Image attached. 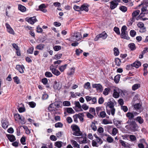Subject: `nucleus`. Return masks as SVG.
Wrapping results in <instances>:
<instances>
[{"label":"nucleus","mask_w":148,"mask_h":148,"mask_svg":"<svg viewBox=\"0 0 148 148\" xmlns=\"http://www.w3.org/2000/svg\"><path fill=\"white\" fill-rule=\"evenodd\" d=\"M138 112L135 111H133L131 112H128L126 114V117L128 118V120L126 123H128L132 121V120L134 119V116H136L141 112V111H138Z\"/></svg>","instance_id":"obj_1"},{"label":"nucleus","mask_w":148,"mask_h":148,"mask_svg":"<svg viewBox=\"0 0 148 148\" xmlns=\"http://www.w3.org/2000/svg\"><path fill=\"white\" fill-rule=\"evenodd\" d=\"M71 128L73 131L74 132L73 135L76 136H80L82 134V133L80 131L79 127L76 125H72L71 126Z\"/></svg>","instance_id":"obj_2"},{"label":"nucleus","mask_w":148,"mask_h":148,"mask_svg":"<svg viewBox=\"0 0 148 148\" xmlns=\"http://www.w3.org/2000/svg\"><path fill=\"white\" fill-rule=\"evenodd\" d=\"M127 123L130 124L131 130L134 132L137 130L138 126L137 124L135 121H131V122H129V123Z\"/></svg>","instance_id":"obj_3"},{"label":"nucleus","mask_w":148,"mask_h":148,"mask_svg":"<svg viewBox=\"0 0 148 148\" xmlns=\"http://www.w3.org/2000/svg\"><path fill=\"white\" fill-rule=\"evenodd\" d=\"M108 36V35L105 32H102L100 34L97 35L94 38V40L96 41L98 40L100 38H102L103 39H105Z\"/></svg>","instance_id":"obj_4"},{"label":"nucleus","mask_w":148,"mask_h":148,"mask_svg":"<svg viewBox=\"0 0 148 148\" xmlns=\"http://www.w3.org/2000/svg\"><path fill=\"white\" fill-rule=\"evenodd\" d=\"M72 37L75 41H78L81 40L82 36L80 33L75 32L74 33L73 35H72Z\"/></svg>","instance_id":"obj_5"},{"label":"nucleus","mask_w":148,"mask_h":148,"mask_svg":"<svg viewBox=\"0 0 148 148\" xmlns=\"http://www.w3.org/2000/svg\"><path fill=\"white\" fill-rule=\"evenodd\" d=\"M137 26L139 28V32L141 33H143L146 31V28L144 27V23L141 22L138 23Z\"/></svg>","instance_id":"obj_6"},{"label":"nucleus","mask_w":148,"mask_h":148,"mask_svg":"<svg viewBox=\"0 0 148 148\" xmlns=\"http://www.w3.org/2000/svg\"><path fill=\"white\" fill-rule=\"evenodd\" d=\"M140 11L137 10L134 11L132 13V18L130 19L131 22L132 23L134 22L135 21V18L140 13Z\"/></svg>","instance_id":"obj_7"},{"label":"nucleus","mask_w":148,"mask_h":148,"mask_svg":"<svg viewBox=\"0 0 148 148\" xmlns=\"http://www.w3.org/2000/svg\"><path fill=\"white\" fill-rule=\"evenodd\" d=\"M25 20L31 24H33L37 21L36 17L35 16L29 18L27 17L26 18Z\"/></svg>","instance_id":"obj_8"},{"label":"nucleus","mask_w":148,"mask_h":148,"mask_svg":"<svg viewBox=\"0 0 148 148\" xmlns=\"http://www.w3.org/2000/svg\"><path fill=\"white\" fill-rule=\"evenodd\" d=\"M62 87V84L59 82L55 81L53 85V87L55 90H60Z\"/></svg>","instance_id":"obj_9"},{"label":"nucleus","mask_w":148,"mask_h":148,"mask_svg":"<svg viewBox=\"0 0 148 148\" xmlns=\"http://www.w3.org/2000/svg\"><path fill=\"white\" fill-rule=\"evenodd\" d=\"M92 87L95 88L99 92H102L103 90V88L102 86L100 84H95L92 85Z\"/></svg>","instance_id":"obj_10"},{"label":"nucleus","mask_w":148,"mask_h":148,"mask_svg":"<svg viewBox=\"0 0 148 148\" xmlns=\"http://www.w3.org/2000/svg\"><path fill=\"white\" fill-rule=\"evenodd\" d=\"M141 65L140 62L139 61H136L134 62L133 64L127 66L130 68H132V67H135L136 68H138Z\"/></svg>","instance_id":"obj_11"},{"label":"nucleus","mask_w":148,"mask_h":148,"mask_svg":"<svg viewBox=\"0 0 148 148\" xmlns=\"http://www.w3.org/2000/svg\"><path fill=\"white\" fill-rule=\"evenodd\" d=\"M110 8L112 9L115 8L118 4V3L116 0H114L110 2Z\"/></svg>","instance_id":"obj_12"},{"label":"nucleus","mask_w":148,"mask_h":148,"mask_svg":"<svg viewBox=\"0 0 148 148\" xmlns=\"http://www.w3.org/2000/svg\"><path fill=\"white\" fill-rule=\"evenodd\" d=\"M46 6L44 4H42L39 6V10L43 12H46L47 11V10L46 9Z\"/></svg>","instance_id":"obj_13"},{"label":"nucleus","mask_w":148,"mask_h":148,"mask_svg":"<svg viewBox=\"0 0 148 148\" xmlns=\"http://www.w3.org/2000/svg\"><path fill=\"white\" fill-rule=\"evenodd\" d=\"M147 13H148V10L146 9L145 8L143 7L141 9V12L139 16L140 17H143L144 16V14H145Z\"/></svg>","instance_id":"obj_14"},{"label":"nucleus","mask_w":148,"mask_h":148,"mask_svg":"<svg viewBox=\"0 0 148 148\" xmlns=\"http://www.w3.org/2000/svg\"><path fill=\"white\" fill-rule=\"evenodd\" d=\"M1 123L2 127L4 129L7 128L8 126V122L6 120L2 121Z\"/></svg>","instance_id":"obj_15"},{"label":"nucleus","mask_w":148,"mask_h":148,"mask_svg":"<svg viewBox=\"0 0 148 148\" xmlns=\"http://www.w3.org/2000/svg\"><path fill=\"white\" fill-rule=\"evenodd\" d=\"M16 68L21 73H23L24 72L23 69H24V67L23 65H17Z\"/></svg>","instance_id":"obj_16"},{"label":"nucleus","mask_w":148,"mask_h":148,"mask_svg":"<svg viewBox=\"0 0 148 148\" xmlns=\"http://www.w3.org/2000/svg\"><path fill=\"white\" fill-rule=\"evenodd\" d=\"M71 144L74 148H80V145L77 142L73 140H71Z\"/></svg>","instance_id":"obj_17"},{"label":"nucleus","mask_w":148,"mask_h":148,"mask_svg":"<svg viewBox=\"0 0 148 148\" xmlns=\"http://www.w3.org/2000/svg\"><path fill=\"white\" fill-rule=\"evenodd\" d=\"M121 37L122 38L127 40H129L130 39V38L128 35L127 32L121 33Z\"/></svg>","instance_id":"obj_18"},{"label":"nucleus","mask_w":148,"mask_h":148,"mask_svg":"<svg viewBox=\"0 0 148 148\" xmlns=\"http://www.w3.org/2000/svg\"><path fill=\"white\" fill-rule=\"evenodd\" d=\"M18 8L19 10L23 12H25L26 10V8L21 4L18 5Z\"/></svg>","instance_id":"obj_19"},{"label":"nucleus","mask_w":148,"mask_h":148,"mask_svg":"<svg viewBox=\"0 0 148 148\" xmlns=\"http://www.w3.org/2000/svg\"><path fill=\"white\" fill-rule=\"evenodd\" d=\"M134 120H136L140 124H142L143 123L144 120L140 116H138Z\"/></svg>","instance_id":"obj_20"},{"label":"nucleus","mask_w":148,"mask_h":148,"mask_svg":"<svg viewBox=\"0 0 148 148\" xmlns=\"http://www.w3.org/2000/svg\"><path fill=\"white\" fill-rule=\"evenodd\" d=\"M79 143L80 144L87 143V141L86 137H82V139L79 140Z\"/></svg>","instance_id":"obj_21"},{"label":"nucleus","mask_w":148,"mask_h":148,"mask_svg":"<svg viewBox=\"0 0 148 148\" xmlns=\"http://www.w3.org/2000/svg\"><path fill=\"white\" fill-rule=\"evenodd\" d=\"M84 10L86 12H88V8L86 4H84L81 6V11Z\"/></svg>","instance_id":"obj_22"},{"label":"nucleus","mask_w":148,"mask_h":148,"mask_svg":"<svg viewBox=\"0 0 148 148\" xmlns=\"http://www.w3.org/2000/svg\"><path fill=\"white\" fill-rule=\"evenodd\" d=\"M106 107H108L112 109L114 108V103L111 101L108 102L106 105Z\"/></svg>","instance_id":"obj_23"},{"label":"nucleus","mask_w":148,"mask_h":148,"mask_svg":"<svg viewBox=\"0 0 148 148\" xmlns=\"http://www.w3.org/2000/svg\"><path fill=\"white\" fill-rule=\"evenodd\" d=\"M110 90L109 88H105L103 92V94L105 95H107L108 94Z\"/></svg>","instance_id":"obj_24"},{"label":"nucleus","mask_w":148,"mask_h":148,"mask_svg":"<svg viewBox=\"0 0 148 148\" xmlns=\"http://www.w3.org/2000/svg\"><path fill=\"white\" fill-rule=\"evenodd\" d=\"M140 87V84H135L132 86V90H135Z\"/></svg>","instance_id":"obj_25"},{"label":"nucleus","mask_w":148,"mask_h":148,"mask_svg":"<svg viewBox=\"0 0 148 148\" xmlns=\"http://www.w3.org/2000/svg\"><path fill=\"white\" fill-rule=\"evenodd\" d=\"M20 105H21V107L18 108V111L20 112H25V107H24V106L23 107H22V106H23V105L22 103Z\"/></svg>","instance_id":"obj_26"},{"label":"nucleus","mask_w":148,"mask_h":148,"mask_svg":"<svg viewBox=\"0 0 148 148\" xmlns=\"http://www.w3.org/2000/svg\"><path fill=\"white\" fill-rule=\"evenodd\" d=\"M62 142L61 141H57L55 143V146L59 148H61L62 146Z\"/></svg>","instance_id":"obj_27"},{"label":"nucleus","mask_w":148,"mask_h":148,"mask_svg":"<svg viewBox=\"0 0 148 148\" xmlns=\"http://www.w3.org/2000/svg\"><path fill=\"white\" fill-rule=\"evenodd\" d=\"M128 46L131 50H133L136 49L135 45L133 43H130L128 45Z\"/></svg>","instance_id":"obj_28"},{"label":"nucleus","mask_w":148,"mask_h":148,"mask_svg":"<svg viewBox=\"0 0 148 148\" xmlns=\"http://www.w3.org/2000/svg\"><path fill=\"white\" fill-rule=\"evenodd\" d=\"M67 66V64H65L64 65H62L59 67V69L61 72H62L66 68Z\"/></svg>","instance_id":"obj_29"},{"label":"nucleus","mask_w":148,"mask_h":148,"mask_svg":"<svg viewBox=\"0 0 148 148\" xmlns=\"http://www.w3.org/2000/svg\"><path fill=\"white\" fill-rule=\"evenodd\" d=\"M120 78V75H117L115 76L114 78V81L116 83H118L119 81V79Z\"/></svg>","instance_id":"obj_30"},{"label":"nucleus","mask_w":148,"mask_h":148,"mask_svg":"<svg viewBox=\"0 0 148 148\" xmlns=\"http://www.w3.org/2000/svg\"><path fill=\"white\" fill-rule=\"evenodd\" d=\"M45 45L42 44H40L36 46L37 49L40 50H42L44 48Z\"/></svg>","instance_id":"obj_31"},{"label":"nucleus","mask_w":148,"mask_h":148,"mask_svg":"<svg viewBox=\"0 0 148 148\" xmlns=\"http://www.w3.org/2000/svg\"><path fill=\"white\" fill-rule=\"evenodd\" d=\"M114 54L115 56H117L119 54V49L116 47L114 49Z\"/></svg>","instance_id":"obj_32"},{"label":"nucleus","mask_w":148,"mask_h":148,"mask_svg":"<svg viewBox=\"0 0 148 148\" xmlns=\"http://www.w3.org/2000/svg\"><path fill=\"white\" fill-rule=\"evenodd\" d=\"M127 29V27L126 26L124 25L123 26L121 29V33L127 32V31H126Z\"/></svg>","instance_id":"obj_33"},{"label":"nucleus","mask_w":148,"mask_h":148,"mask_svg":"<svg viewBox=\"0 0 148 148\" xmlns=\"http://www.w3.org/2000/svg\"><path fill=\"white\" fill-rule=\"evenodd\" d=\"M78 116V118L80 120L83 121L84 120L83 116H84V114L83 113H79L78 114H77Z\"/></svg>","instance_id":"obj_34"},{"label":"nucleus","mask_w":148,"mask_h":148,"mask_svg":"<svg viewBox=\"0 0 148 148\" xmlns=\"http://www.w3.org/2000/svg\"><path fill=\"white\" fill-rule=\"evenodd\" d=\"M120 10L123 12H126L127 10V8L126 7L124 6H121L119 7Z\"/></svg>","instance_id":"obj_35"},{"label":"nucleus","mask_w":148,"mask_h":148,"mask_svg":"<svg viewBox=\"0 0 148 148\" xmlns=\"http://www.w3.org/2000/svg\"><path fill=\"white\" fill-rule=\"evenodd\" d=\"M52 72L53 74L56 76H58L60 74V72L56 69L54 70Z\"/></svg>","instance_id":"obj_36"},{"label":"nucleus","mask_w":148,"mask_h":148,"mask_svg":"<svg viewBox=\"0 0 148 148\" xmlns=\"http://www.w3.org/2000/svg\"><path fill=\"white\" fill-rule=\"evenodd\" d=\"M99 115L100 117L103 118L106 117V114L105 111H102L100 113Z\"/></svg>","instance_id":"obj_37"},{"label":"nucleus","mask_w":148,"mask_h":148,"mask_svg":"<svg viewBox=\"0 0 148 148\" xmlns=\"http://www.w3.org/2000/svg\"><path fill=\"white\" fill-rule=\"evenodd\" d=\"M89 112L94 116L96 115L95 111V108H90L89 109Z\"/></svg>","instance_id":"obj_38"},{"label":"nucleus","mask_w":148,"mask_h":148,"mask_svg":"<svg viewBox=\"0 0 148 148\" xmlns=\"http://www.w3.org/2000/svg\"><path fill=\"white\" fill-rule=\"evenodd\" d=\"M62 56V54L61 53L57 54H56L54 58V59L57 60L58 59H59L61 58Z\"/></svg>","instance_id":"obj_39"},{"label":"nucleus","mask_w":148,"mask_h":148,"mask_svg":"<svg viewBox=\"0 0 148 148\" xmlns=\"http://www.w3.org/2000/svg\"><path fill=\"white\" fill-rule=\"evenodd\" d=\"M55 107L54 106L53 103H51L49 106L48 109L50 111H53L54 110Z\"/></svg>","instance_id":"obj_40"},{"label":"nucleus","mask_w":148,"mask_h":148,"mask_svg":"<svg viewBox=\"0 0 148 148\" xmlns=\"http://www.w3.org/2000/svg\"><path fill=\"white\" fill-rule=\"evenodd\" d=\"M67 112L69 113H74L75 112L74 110L71 108H67Z\"/></svg>","instance_id":"obj_41"},{"label":"nucleus","mask_w":148,"mask_h":148,"mask_svg":"<svg viewBox=\"0 0 148 148\" xmlns=\"http://www.w3.org/2000/svg\"><path fill=\"white\" fill-rule=\"evenodd\" d=\"M114 30L117 34H120V33L119 31V28L118 27H114Z\"/></svg>","instance_id":"obj_42"},{"label":"nucleus","mask_w":148,"mask_h":148,"mask_svg":"<svg viewBox=\"0 0 148 148\" xmlns=\"http://www.w3.org/2000/svg\"><path fill=\"white\" fill-rule=\"evenodd\" d=\"M113 96L115 98H118L119 96V93L116 90H114L113 94Z\"/></svg>","instance_id":"obj_43"},{"label":"nucleus","mask_w":148,"mask_h":148,"mask_svg":"<svg viewBox=\"0 0 148 148\" xmlns=\"http://www.w3.org/2000/svg\"><path fill=\"white\" fill-rule=\"evenodd\" d=\"M106 140L109 143H111L113 142V138L110 136L108 135L107 138Z\"/></svg>","instance_id":"obj_44"},{"label":"nucleus","mask_w":148,"mask_h":148,"mask_svg":"<svg viewBox=\"0 0 148 148\" xmlns=\"http://www.w3.org/2000/svg\"><path fill=\"white\" fill-rule=\"evenodd\" d=\"M19 120L21 121L22 124H25L26 122L25 118L22 115L21 116V118H19Z\"/></svg>","instance_id":"obj_45"},{"label":"nucleus","mask_w":148,"mask_h":148,"mask_svg":"<svg viewBox=\"0 0 148 148\" xmlns=\"http://www.w3.org/2000/svg\"><path fill=\"white\" fill-rule=\"evenodd\" d=\"M118 130L116 128H113L112 129V135L113 136L116 135V134L118 133Z\"/></svg>","instance_id":"obj_46"},{"label":"nucleus","mask_w":148,"mask_h":148,"mask_svg":"<svg viewBox=\"0 0 148 148\" xmlns=\"http://www.w3.org/2000/svg\"><path fill=\"white\" fill-rule=\"evenodd\" d=\"M115 63L117 66H119L121 63V62L120 59L119 58H116L115 59Z\"/></svg>","instance_id":"obj_47"},{"label":"nucleus","mask_w":148,"mask_h":148,"mask_svg":"<svg viewBox=\"0 0 148 148\" xmlns=\"http://www.w3.org/2000/svg\"><path fill=\"white\" fill-rule=\"evenodd\" d=\"M83 51L80 49H77L76 50V54L77 56H79L80 54L82 53Z\"/></svg>","instance_id":"obj_48"},{"label":"nucleus","mask_w":148,"mask_h":148,"mask_svg":"<svg viewBox=\"0 0 148 148\" xmlns=\"http://www.w3.org/2000/svg\"><path fill=\"white\" fill-rule=\"evenodd\" d=\"M14 81L17 84H19L20 83V80L18 77L17 76H16L13 78Z\"/></svg>","instance_id":"obj_49"},{"label":"nucleus","mask_w":148,"mask_h":148,"mask_svg":"<svg viewBox=\"0 0 148 148\" xmlns=\"http://www.w3.org/2000/svg\"><path fill=\"white\" fill-rule=\"evenodd\" d=\"M16 140L15 136L13 135L10 134V141L13 142Z\"/></svg>","instance_id":"obj_50"},{"label":"nucleus","mask_w":148,"mask_h":148,"mask_svg":"<svg viewBox=\"0 0 148 148\" xmlns=\"http://www.w3.org/2000/svg\"><path fill=\"white\" fill-rule=\"evenodd\" d=\"M73 8L75 10L77 11H79L81 10V6L79 7L77 5H74Z\"/></svg>","instance_id":"obj_51"},{"label":"nucleus","mask_w":148,"mask_h":148,"mask_svg":"<svg viewBox=\"0 0 148 148\" xmlns=\"http://www.w3.org/2000/svg\"><path fill=\"white\" fill-rule=\"evenodd\" d=\"M140 106L141 105L139 103H136L134 105V108L136 110H138L140 108Z\"/></svg>","instance_id":"obj_52"},{"label":"nucleus","mask_w":148,"mask_h":148,"mask_svg":"<svg viewBox=\"0 0 148 148\" xmlns=\"http://www.w3.org/2000/svg\"><path fill=\"white\" fill-rule=\"evenodd\" d=\"M90 87V84L89 82L85 83L84 86V87L86 89H89Z\"/></svg>","instance_id":"obj_53"},{"label":"nucleus","mask_w":148,"mask_h":148,"mask_svg":"<svg viewBox=\"0 0 148 148\" xmlns=\"http://www.w3.org/2000/svg\"><path fill=\"white\" fill-rule=\"evenodd\" d=\"M45 75L47 77H51L52 76V74L49 72H46L45 73Z\"/></svg>","instance_id":"obj_54"},{"label":"nucleus","mask_w":148,"mask_h":148,"mask_svg":"<svg viewBox=\"0 0 148 148\" xmlns=\"http://www.w3.org/2000/svg\"><path fill=\"white\" fill-rule=\"evenodd\" d=\"M92 129L94 131H95L97 130V127L95 126V124L93 122H92L91 125Z\"/></svg>","instance_id":"obj_55"},{"label":"nucleus","mask_w":148,"mask_h":148,"mask_svg":"<svg viewBox=\"0 0 148 148\" xmlns=\"http://www.w3.org/2000/svg\"><path fill=\"white\" fill-rule=\"evenodd\" d=\"M130 138L131 140L132 141H135L136 139L135 136L133 135H130Z\"/></svg>","instance_id":"obj_56"},{"label":"nucleus","mask_w":148,"mask_h":148,"mask_svg":"<svg viewBox=\"0 0 148 148\" xmlns=\"http://www.w3.org/2000/svg\"><path fill=\"white\" fill-rule=\"evenodd\" d=\"M130 35L132 37H134L136 34V32L135 31L132 30L130 31Z\"/></svg>","instance_id":"obj_57"},{"label":"nucleus","mask_w":148,"mask_h":148,"mask_svg":"<svg viewBox=\"0 0 148 148\" xmlns=\"http://www.w3.org/2000/svg\"><path fill=\"white\" fill-rule=\"evenodd\" d=\"M55 126L56 127H61L63 126V124L60 122H58L55 124Z\"/></svg>","instance_id":"obj_58"},{"label":"nucleus","mask_w":148,"mask_h":148,"mask_svg":"<svg viewBox=\"0 0 148 148\" xmlns=\"http://www.w3.org/2000/svg\"><path fill=\"white\" fill-rule=\"evenodd\" d=\"M53 49L55 51H57L60 50L61 48L60 46H56L53 47Z\"/></svg>","instance_id":"obj_59"},{"label":"nucleus","mask_w":148,"mask_h":148,"mask_svg":"<svg viewBox=\"0 0 148 148\" xmlns=\"http://www.w3.org/2000/svg\"><path fill=\"white\" fill-rule=\"evenodd\" d=\"M21 143L23 145H25V137L23 136L21 139L20 140Z\"/></svg>","instance_id":"obj_60"},{"label":"nucleus","mask_w":148,"mask_h":148,"mask_svg":"<svg viewBox=\"0 0 148 148\" xmlns=\"http://www.w3.org/2000/svg\"><path fill=\"white\" fill-rule=\"evenodd\" d=\"M21 115L18 114H16L14 115V118L16 120H17L21 118Z\"/></svg>","instance_id":"obj_61"},{"label":"nucleus","mask_w":148,"mask_h":148,"mask_svg":"<svg viewBox=\"0 0 148 148\" xmlns=\"http://www.w3.org/2000/svg\"><path fill=\"white\" fill-rule=\"evenodd\" d=\"M29 105L32 108H34L36 105V103L33 101L29 102Z\"/></svg>","instance_id":"obj_62"},{"label":"nucleus","mask_w":148,"mask_h":148,"mask_svg":"<svg viewBox=\"0 0 148 148\" xmlns=\"http://www.w3.org/2000/svg\"><path fill=\"white\" fill-rule=\"evenodd\" d=\"M63 104L65 106H69L71 104L69 101H65L63 102Z\"/></svg>","instance_id":"obj_63"},{"label":"nucleus","mask_w":148,"mask_h":148,"mask_svg":"<svg viewBox=\"0 0 148 148\" xmlns=\"http://www.w3.org/2000/svg\"><path fill=\"white\" fill-rule=\"evenodd\" d=\"M50 139L53 141H55L57 140L56 137L54 135H51L50 136Z\"/></svg>","instance_id":"obj_64"}]
</instances>
